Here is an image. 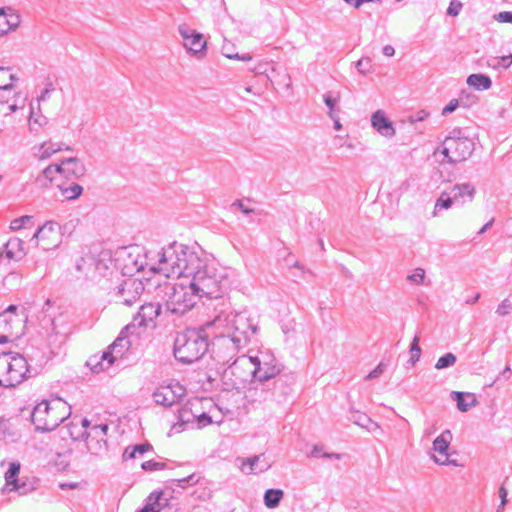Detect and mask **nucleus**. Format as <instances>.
I'll list each match as a JSON object with an SVG mask.
<instances>
[{"mask_svg":"<svg viewBox=\"0 0 512 512\" xmlns=\"http://www.w3.org/2000/svg\"><path fill=\"white\" fill-rule=\"evenodd\" d=\"M257 332L258 320L247 311L221 313L206 322L204 329H187L178 333L174 341V356L186 364L199 360L207 352V337L212 334L214 358L226 365Z\"/></svg>","mask_w":512,"mask_h":512,"instance_id":"1","label":"nucleus"},{"mask_svg":"<svg viewBox=\"0 0 512 512\" xmlns=\"http://www.w3.org/2000/svg\"><path fill=\"white\" fill-rule=\"evenodd\" d=\"M150 270L168 278L185 277L204 298L220 297L229 284L227 270L212 255L177 242L162 248Z\"/></svg>","mask_w":512,"mask_h":512,"instance_id":"2","label":"nucleus"},{"mask_svg":"<svg viewBox=\"0 0 512 512\" xmlns=\"http://www.w3.org/2000/svg\"><path fill=\"white\" fill-rule=\"evenodd\" d=\"M71 414V407L64 400L57 398L38 403L31 414L32 423L37 431L56 429Z\"/></svg>","mask_w":512,"mask_h":512,"instance_id":"3","label":"nucleus"},{"mask_svg":"<svg viewBox=\"0 0 512 512\" xmlns=\"http://www.w3.org/2000/svg\"><path fill=\"white\" fill-rule=\"evenodd\" d=\"M475 145L472 139L465 136L461 130H453L439 146L435 155H441L440 163L457 164L469 159Z\"/></svg>","mask_w":512,"mask_h":512,"instance_id":"4","label":"nucleus"},{"mask_svg":"<svg viewBox=\"0 0 512 512\" xmlns=\"http://www.w3.org/2000/svg\"><path fill=\"white\" fill-rule=\"evenodd\" d=\"M28 362L22 355H0V387L13 388L29 377Z\"/></svg>","mask_w":512,"mask_h":512,"instance_id":"5","label":"nucleus"},{"mask_svg":"<svg viewBox=\"0 0 512 512\" xmlns=\"http://www.w3.org/2000/svg\"><path fill=\"white\" fill-rule=\"evenodd\" d=\"M179 282L176 283L167 300V309L177 315H183L191 310L203 298L200 293L190 288V283L185 277H177Z\"/></svg>","mask_w":512,"mask_h":512,"instance_id":"6","label":"nucleus"},{"mask_svg":"<svg viewBox=\"0 0 512 512\" xmlns=\"http://www.w3.org/2000/svg\"><path fill=\"white\" fill-rule=\"evenodd\" d=\"M253 367L252 356L241 355L224 369L223 380L232 388L240 389L246 383L254 381Z\"/></svg>","mask_w":512,"mask_h":512,"instance_id":"7","label":"nucleus"},{"mask_svg":"<svg viewBox=\"0 0 512 512\" xmlns=\"http://www.w3.org/2000/svg\"><path fill=\"white\" fill-rule=\"evenodd\" d=\"M252 356L254 380L268 381L277 376L281 371V365L270 350H259Z\"/></svg>","mask_w":512,"mask_h":512,"instance_id":"8","label":"nucleus"},{"mask_svg":"<svg viewBox=\"0 0 512 512\" xmlns=\"http://www.w3.org/2000/svg\"><path fill=\"white\" fill-rule=\"evenodd\" d=\"M21 464L17 461L9 464L8 470L5 472V485L2 488V494L16 492L23 496L35 490V483L33 481H20L18 476L20 473Z\"/></svg>","mask_w":512,"mask_h":512,"instance_id":"9","label":"nucleus"},{"mask_svg":"<svg viewBox=\"0 0 512 512\" xmlns=\"http://www.w3.org/2000/svg\"><path fill=\"white\" fill-rule=\"evenodd\" d=\"M452 439V432L448 429L444 430L434 439L432 443L433 454L431 455V458L436 464L459 466L457 460L450 458L452 454H455V452L450 453Z\"/></svg>","mask_w":512,"mask_h":512,"instance_id":"10","label":"nucleus"},{"mask_svg":"<svg viewBox=\"0 0 512 512\" xmlns=\"http://www.w3.org/2000/svg\"><path fill=\"white\" fill-rule=\"evenodd\" d=\"M62 228L53 221H47L37 229L33 238L38 240V245L44 250L49 251L57 248L62 243Z\"/></svg>","mask_w":512,"mask_h":512,"instance_id":"11","label":"nucleus"},{"mask_svg":"<svg viewBox=\"0 0 512 512\" xmlns=\"http://www.w3.org/2000/svg\"><path fill=\"white\" fill-rule=\"evenodd\" d=\"M178 32L183 39L184 48L192 55L202 58L207 45L203 35L187 24H180L178 26Z\"/></svg>","mask_w":512,"mask_h":512,"instance_id":"12","label":"nucleus"},{"mask_svg":"<svg viewBox=\"0 0 512 512\" xmlns=\"http://www.w3.org/2000/svg\"><path fill=\"white\" fill-rule=\"evenodd\" d=\"M133 325H127L122 329L116 340L109 346L108 350L103 352V357H110V363H114L118 358H121L124 353L130 348L132 342L130 336H140V332L132 330Z\"/></svg>","mask_w":512,"mask_h":512,"instance_id":"13","label":"nucleus"},{"mask_svg":"<svg viewBox=\"0 0 512 512\" xmlns=\"http://www.w3.org/2000/svg\"><path fill=\"white\" fill-rule=\"evenodd\" d=\"M186 394V389L179 382H171L168 385H162L153 393V399L156 404L162 406H172L177 403Z\"/></svg>","mask_w":512,"mask_h":512,"instance_id":"14","label":"nucleus"},{"mask_svg":"<svg viewBox=\"0 0 512 512\" xmlns=\"http://www.w3.org/2000/svg\"><path fill=\"white\" fill-rule=\"evenodd\" d=\"M161 306L159 303H146L142 305L129 325H133V331L142 332L150 325L154 326V320L160 315Z\"/></svg>","mask_w":512,"mask_h":512,"instance_id":"15","label":"nucleus"},{"mask_svg":"<svg viewBox=\"0 0 512 512\" xmlns=\"http://www.w3.org/2000/svg\"><path fill=\"white\" fill-rule=\"evenodd\" d=\"M108 426L106 424L94 425L86 435V447L88 451L96 456H101L107 451L105 436Z\"/></svg>","mask_w":512,"mask_h":512,"instance_id":"16","label":"nucleus"},{"mask_svg":"<svg viewBox=\"0 0 512 512\" xmlns=\"http://www.w3.org/2000/svg\"><path fill=\"white\" fill-rule=\"evenodd\" d=\"M143 291L142 281L129 278L117 287L116 296L121 300V303L130 306L140 298Z\"/></svg>","mask_w":512,"mask_h":512,"instance_id":"17","label":"nucleus"},{"mask_svg":"<svg viewBox=\"0 0 512 512\" xmlns=\"http://www.w3.org/2000/svg\"><path fill=\"white\" fill-rule=\"evenodd\" d=\"M197 399L188 401L183 405L177 412L178 421L173 424L172 431L180 433L185 430L187 425L194 424L197 416V411H194V407L198 405Z\"/></svg>","mask_w":512,"mask_h":512,"instance_id":"18","label":"nucleus"},{"mask_svg":"<svg viewBox=\"0 0 512 512\" xmlns=\"http://www.w3.org/2000/svg\"><path fill=\"white\" fill-rule=\"evenodd\" d=\"M59 166L61 168L60 175L68 179H78L86 174V166L76 157H70L62 160Z\"/></svg>","mask_w":512,"mask_h":512,"instance_id":"19","label":"nucleus"},{"mask_svg":"<svg viewBox=\"0 0 512 512\" xmlns=\"http://www.w3.org/2000/svg\"><path fill=\"white\" fill-rule=\"evenodd\" d=\"M371 125L383 137L392 138L395 135L393 123L383 110H377L372 114Z\"/></svg>","mask_w":512,"mask_h":512,"instance_id":"20","label":"nucleus"},{"mask_svg":"<svg viewBox=\"0 0 512 512\" xmlns=\"http://www.w3.org/2000/svg\"><path fill=\"white\" fill-rule=\"evenodd\" d=\"M21 23L20 15L12 8L0 9V36L15 30Z\"/></svg>","mask_w":512,"mask_h":512,"instance_id":"21","label":"nucleus"},{"mask_svg":"<svg viewBox=\"0 0 512 512\" xmlns=\"http://www.w3.org/2000/svg\"><path fill=\"white\" fill-rule=\"evenodd\" d=\"M455 203L464 204L465 202H471L476 193L475 186L470 183L456 184L449 192Z\"/></svg>","mask_w":512,"mask_h":512,"instance_id":"22","label":"nucleus"},{"mask_svg":"<svg viewBox=\"0 0 512 512\" xmlns=\"http://www.w3.org/2000/svg\"><path fill=\"white\" fill-rule=\"evenodd\" d=\"M114 267V263L109 251H102L98 255H95V277L107 276Z\"/></svg>","mask_w":512,"mask_h":512,"instance_id":"23","label":"nucleus"},{"mask_svg":"<svg viewBox=\"0 0 512 512\" xmlns=\"http://www.w3.org/2000/svg\"><path fill=\"white\" fill-rule=\"evenodd\" d=\"M69 151L71 150L70 146L65 145L63 142H53L51 140L43 142L36 153V157L39 160H46L50 158L52 155L60 152V151Z\"/></svg>","mask_w":512,"mask_h":512,"instance_id":"24","label":"nucleus"},{"mask_svg":"<svg viewBox=\"0 0 512 512\" xmlns=\"http://www.w3.org/2000/svg\"><path fill=\"white\" fill-rule=\"evenodd\" d=\"M451 398L456 402L457 408L461 412L468 411L478 403L476 395L469 392L453 391L451 393Z\"/></svg>","mask_w":512,"mask_h":512,"instance_id":"25","label":"nucleus"},{"mask_svg":"<svg viewBox=\"0 0 512 512\" xmlns=\"http://www.w3.org/2000/svg\"><path fill=\"white\" fill-rule=\"evenodd\" d=\"M269 395L270 392L265 389L263 382L254 380L250 383V387L248 388L245 396L248 399V401L252 403H261L263 401H266Z\"/></svg>","mask_w":512,"mask_h":512,"instance_id":"26","label":"nucleus"},{"mask_svg":"<svg viewBox=\"0 0 512 512\" xmlns=\"http://www.w3.org/2000/svg\"><path fill=\"white\" fill-rule=\"evenodd\" d=\"M5 254L8 259H22L25 255L24 242L19 238H11L5 244Z\"/></svg>","mask_w":512,"mask_h":512,"instance_id":"27","label":"nucleus"},{"mask_svg":"<svg viewBox=\"0 0 512 512\" xmlns=\"http://www.w3.org/2000/svg\"><path fill=\"white\" fill-rule=\"evenodd\" d=\"M166 503L167 499L163 498V493L153 492L147 498L146 504L141 512H161Z\"/></svg>","mask_w":512,"mask_h":512,"instance_id":"28","label":"nucleus"},{"mask_svg":"<svg viewBox=\"0 0 512 512\" xmlns=\"http://www.w3.org/2000/svg\"><path fill=\"white\" fill-rule=\"evenodd\" d=\"M262 456L263 455H256L246 458L242 462V471L246 474L266 471L269 465L266 463L260 464Z\"/></svg>","mask_w":512,"mask_h":512,"instance_id":"29","label":"nucleus"},{"mask_svg":"<svg viewBox=\"0 0 512 512\" xmlns=\"http://www.w3.org/2000/svg\"><path fill=\"white\" fill-rule=\"evenodd\" d=\"M95 267V255L94 254H86L81 257L76 262V269L80 273H83L87 277L95 278V272L93 268Z\"/></svg>","mask_w":512,"mask_h":512,"instance_id":"30","label":"nucleus"},{"mask_svg":"<svg viewBox=\"0 0 512 512\" xmlns=\"http://www.w3.org/2000/svg\"><path fill=\"white\" fill-rule=\"evenodd\" d=\"M112 364L113 363H110V357L104 358L103 354L101 356L93 355L87 361V366L90 367L93 373L105 371L109 369Z\"/></svg>","mask_w":512,"mask_h":512,"instance_id":"31","label":"nucleus"},{"mask_svg":"<svg viewBox=\"0 0 512 512\" xmlns=\"http://www.w3.org/2000/svg\"><path fill=\"white\" fill-rule=\"evenodd\" d=\"M467 84L476 90H488L492 86V81L489 76L484 74H471L467 78Z\"/></svg>","mask_w":512,"mask_h":512,"instance_id":"32","label":"nucleus"},{"mask_svg":"<svg viewBox=\"0 0 512 512\" xmlns=\"http://www.w3.org/2000/svg\"><path fill=\"white\" fill-rule=\"evenodd\" d=\"M454 200L451 194L447 191H443L439 198L436 200L434 209H433V217H437L441 210H448L452 207Z\"/></svg>","mask_w":512,"mask_h":512,"instance_id":"33","label":"nucleus"},{"mask_svg":"<svg viewBox=\"0 0 512 512\" xmlns=\"http://www.w3.org/2000/svg\"><path fill=\"white\" fill-rule=\"evenodd\" d=\"M283 497L284 492L281 489H268L264 494V504L267 508L274 509L279 506Z\"/></svg>","mask_w":512,"mask_h":512,"instance_id":"34","label":"nucleus"},{"mask_svg":"<svg viewBox=\"0 0 512 512\" xmlns=\"http://www.w3.org/2000/svg\"><path fill=\"white\" fill-rule=\"evenodd\" d=\"M15 322L19 323L20 319H18L17 317H14V316H10L9 313H1L0 314V330H2L3 332H5L7 334L5 336V338L15 335V333L13 331V324Z\"/></svg>","mask_w":512,"mask_h":512,"instance_id":"35","label":"nucleus"},{"mask_svg":"<svg viewBox=\"0 0 512 512\" xmlns=\"http://www.w3.org/2000/svg\"><path fill=\"white\" fill-rule=\"evenodd\" d=\"M60 169L61 168L59 164L47 166L42 171V174L37 178V181L41 183V185H47L48 183H51L56 175H60Z\"/></svg>","mask_w":512,"mask_h":512,"instance_id":"36","label":"nucleus"},{"mask_svg":"<svg viewBox=\"0 0 512 512\" xmlns=\"http://www.w3.org/2000/svg\"><path fill=\"white\" fill-rule=\"evenodd\" d=\"M152 449V446L149 443H141L134 446H129L125 449L123 458L133 459L136 458L137 455H143L145 452Z\"/></svg>","mask_w":512,"mask_h":512,"instance_id":"37","label":"nucleus"},{"mask_svg":"<svg viewBox=\"0 0 512 512\" xmlns=\"http://www.w3.org/2000/svg\"><path fill=\"white\" fill-rule=\"evenodd\" d=\"M339 100V96H333L331 92L325 93L323 95V101L328 108L329 118H334V116L338 114L339 109H337V105L339 103Z\"/></svg>","mask_w":512,"mask_h":512,"instance_id":"38","label":"nucleus"},{"mask_svg":"<svg viewBox=\"0 0 512 512\" xmlns=\"http://www.w3.org/2000/svg\"><path fill=\"white\" fill-rule=\"evenodd\" d=\"M60 190L65 199L74 200L82 194L83 188L77 183H72L66 187L61 186Z\"/></svg>","mask_w":512,"mask_h":512,"instance_id":"39","label":"nucleus"},{"mask_svg":"<svg viewBox=\"0 0 512 512\" xmlns=\"http://www.w3.org/2000/svg\"><path fill=\"white\" fill-rule=\"evenodd\" d=\"M139 255L133 257L132 253L128 254V262L125 264L124 268L126 269V273L133 274L135 272H140L144 269V264L142 259H138Z\"/></svg>","mask_w":512,"mask_h":512,"instance_id":"40","label":"nucleus"},{"mask_svg":"<svg viewBox=\"0 0 512 512\" xmlns=\"http://www.w3.org/2000/svg\"><path fill=\"white\" fill-rule=\"evenodd\" d=\"M14 437L15 433L10 421L6 418L0 417V440H14Z\"/></svg>","mask_w":512,"mask_h":512,"instance_id":"41","label":"nucleus"},{"mask_svg":"<svg viewBox=\"0 0 512 512\" xmlns=\"http://www.w3.org/2000/svg\"><path fill=\"white\" fill-rule=\"evenodd\" d=\"M290 275L294 278L295 281L298 280H306V275H310L311 272L298 261H295L289 267Z\"/></svg>","mask_w":512,"mask_h":512,"instance_id":"42","label":"nucleus"},{"mask_svg":"<svg viewBox=\"0 0 512 512\" xmlns=\"http://www.w3.org/2000/svg\"><path fill=\"white\" fill-rule=\"evenodd\" d=\"M81 426L78 427L76 424H71L70 427V435L74 440H79L80 438L86 437L87 433L86 429L89 427V421L84 418L80 421Z\"/></svg>","mask_w":512,"mask_h":512,"instance_id":"43","label":"nucleus"},{"mask_svg":"<svg viewBox=\"0 0 512 512\" xmlns=\"http://www.w3.org/2000/svg\"><path fill=\"white\" fill-rule=\"evenodd\" d=\"M24 101L23 99L22 104L18 103V96L15 98H12L10 102L4 103L3 106H0V112L3 114L4 117L9 116L10 114L16 112L18 109H22L24 107Z\"/></svg>","mask_w":512,"mask_h":512,"instance_id":"44","label":"nucleus"},{"mask_svg":"<svg viewBox=\"0 0 512 512\" xmlns=\"http://www.w3.org/2000/svg\"><path fill=\"white\" fill-rule=\"evenodd\" d=\"M456 361H457V357L453 353L448 352V353L444 354L443 356H441L437 360V362L435 364V368L437 370L446 369V368L454 366Z\"/></svg>","mask_w":512,"mask_h":512,"instance_id":"45","label":"nucleus"},{"mask_svg":"<svg viewBox=\"0 0 512 512\" xmlns=\"http://www.w3.org/2000/svg\"><path fill=\"white\" fill-rule=\"evenodd\" d=\"M512 64V54L507 56H502L500 58H493L492 60H489L488 66L492 67L494 69H497L499 67H502L504 69H507Z\"/></svg>","mask_w":512,"mask_h":512,"instance_id":"46","label":"nucleus"},{"mask_svg":"<svg viewBox=\"0 0 512 512\" xmlns=\"http://www.w3.org/2000/svg\"><path fill=\"white\" fill-rule=\"evenodd\" d=\"M353 422L356 425L366 428L369 431L372 430V428L369 427V425L373 426L374 429H380V426L376 422H373L371 418H369L368 416H366L364 414L358 415L357 418L353 420Z\"/></svg>","mask_w":512,"mask_h":512,"instance_id":"47","label":"nucleus"},{"mask_svg":"<svg viewBox=\"0 0 512 512\" xmlns=\"http://www.w3.org/2000/svg\"><path fill=\"white\" fill-rule=\"evenodd\" d=\"M419 340V336H415L410 346V361L412 365L420 359L421 348L419 346Z\"/></svg>","mask_w":512,"mask_h":512,"instance_id":"48","label":"nucleus"},{"mask_svg":"<svg viewBox=\"0 0 512 512\" xmlns=\"http://www.w3.org/2000/svg\"><path fill=\"white\" fill-rule=\"evenodd\" d=\"M355 67L359 73L367 75L372 72L371 59L369 57L361 58L356 62Z\"/></svg>","mask_w":512,"mask_h":512,"instance_id":"49","label":"nucleus"},{"mask_svg":"<svg viewBox=\"0 0 512 512\" xmlns=\"http://www.w3.org/2000/svg\"><path fill=\"white\" fill-rule=\"evenodd\" d=\"M407 280L417 285L424 284L425 270L423 268H416L413 273L407 276Z\"/></svg>","mask_w":512,"mask_h":512,"instance_id":"50","label":"nucleus"},{"mask_svg":"<svg viewBox=\"0 0 512 512\" xmlns=\"http://www.w3.org/2000/svg\"><path fill=\"white\" fill-rule=\"evenodd\" d=\"M31 216H22L11 221L10 228L13 231H18L25 226L27 222L31 221Z\"/></svg>","mask_w":512,"mask_h":512,"instance_id":"51","label":"nucleus"},{"mask_svg":"<svg viewBox=\"0 0 512 512\" xmlns=\"http://www.w3.org/2000/svg\"><path fill=\"white\" fill-rule=\"evenodd\" d=\"M512 311V303L508 299H504L497 307L496 313L499 316H506Z\"/></svg>","mask_w":512,"mask_h":512,"instance_id":"52","label":"nucleus"},{"mask_svg":"<svg viewBox=\"0 0 512 512\" xmlns=\"http://www.w3.org/2000/svg\"><path fill=\"white\" fill-rule=\"evenodd\" d=\"M141 467L145 471H157V470H162L165 467V464L163 462L149 460V461L143 462Z\"/></svg>","mask_w":512,"mask_h":512,"instance_id":"53","label":"nucleus"},{"mask_svg":"<svg viewBox=\"0 0 512 512\" xmlns=\"http://www.w3.org/2000/svg\"><path fill=\"white\" fill-rule=\"evenodd\" d=\"M387 365L383 362H380L375 369H373L366 377L365 380H372L378 378L381 374L385 372Z\"/></svg>","mask_w":512,"mask_h":512,"instance_id":"54","label":"nucleus"},{"mask_svg":"<svg viewBox=\"0 0 512 512\" xmlns=\"http://www.w3.org/2000/svg\"><path fill=\"white\" fill-rule=\"evenodd\" d=\"M461 8H462V3L458 0H452L450 2V5L447 9V14L450 15V16H457L460 11H461Z\"/></svg>","mask_w":512,"mask_h":512,"instance_id":"55","label":"nucleus"},{"mask_svg":"<svg viewBox=\"0 0 512 512\" xmlns=\"http://www.w3.org/2000/svg\"><path fill=\"white\" fill-rule=\"evenodd\" d=\"M197 481H198V479H196L194 474H192L188 477H185V478L173 480V482L176 483V486H178L180 488H185L187 485L196 483Z\"/></svg>","mask_w":512,"mask_h":512,"instance_id":"56","label":"nucleus"},{"mask_svg":"<svg viewBox=\"0 0 512 512\" xmlns=\"http://www.w3.org/2000/svg\"><path fill=\"white\" fill-rule=\"evenodd\" d=\"M54 91V86L52 82H48L45 88L41 91L40 95L37 98L38 102L46 101L50 98V94Z\"/></svg>","mask_w":512,"mask_h":512,"instance_id":"57","label":"nucleus"},{"mask_svg":"<svg viewBox=\"0 0 512 512\" xmlns=\"http://www.w3.org/2000/svg\"><path fill=\"white\" fill-rule=\"evenodd\" d=\"M195 423H197L198 427H204V426H207L208 424H211L212 419L208 414H206L204 412H202V413L197 412Z\"/></svg>","mask_w":512,"mask_h":512,"instance_id":"58","label":"nucleus"},{"mask_svg":"<svg viewBox=\"0 0 512 512\" xmlns=\"http://www.w3.org/2000/svg\"><path fill=\"white\" fill-rule=\"evenodd\" d=\"M459 105V102L457 99L451 100L442 110L443 115H448L452 112H454Z\"/></svg>","mask_w":512,"mask_h":512,"instance_id":"59","label":"nucleus"},{"mask_svg":"<svg viewBox=\"0 0 512 512\" xmlns=\"http://www.w3.org/2000/svg\"><path fill=\"white\" fill-rule=\"evenodd\" d=\"M496 19H497L499 22L511 23V22H512V12H509V11H503V12H500V13L496 16Z\"/></svg>","mask_w":512,"mask_h":512,"instance_id":"60","label":"nucleus"},{"mask_svg":"<svg viewBox=\"0 0 512 512\" xmlns=\"http://www.w3.org/2000/svg\"><path fill=\"white\" fill-rule=\"evenodd\" d=\"M45 123H46V119L45 118H43V117L34 118L33 117V108L31 107L30 116H29V124H30V126H32L33 124H38L39 126H42Z\"/></svg>","mask_w":512,"mask_h":512,"instance_id":"61","label":"nucleus"},{"mask_svg":"<svg viewBox=\"0 0 512 512\" xmlns=\"http://www.w3.org/2000/svg\"><path fill=\"white\" fill-rule=\"evenodd\" d=\"M224 56L229 59H239L242 61H250L252 59V57L249 54L239 56L238 54H231V53L224 52Z\"/></svg>","mask_w":512,"mask_h":512,"instance_id":"62","label":"nucleus"},{"mask_svg":"<svg viewBox=\"0 0 512 512\" xmlns=\"http://www.w3.org/2000/svg\"><path fill=\"white\" fill-rule=\"evenodd\" d=\"M233 206H237L243 213L250 214L253 212V209L244 205L242 201H236L233 203Z\"/></svg>","mask_w":512,"mask_h":512,"instance_id":"63","label":"nucleus"},{"mask_svg":"<svg viewBox=\"0 0 512 512\" xmlns=\"http://www.w3.org/2000/svg\"><path fill=\"white\" fill-rule=\"evenodd\" d=\"M268 64L265 63V64H259L256 68H255V72L257 74H265L268 78H269V75H268Z\"/></svg>","mask_w":512,"mask_h":512,"instance_id":"64","label":"nucleus"}]
</instances>
